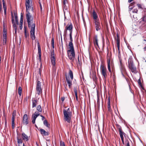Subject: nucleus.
Returning <instances> with one entry per match:
<instances>
[{
  "label": "nucleus",
  "mask_w": 146,
  "mask_h": 146,
  "mask_svg": "<svg viewBox=\"0 0 146 146\" xmlns=\"http://www.w3.org/2000/svg\"><path fill=\"white\" fill-rule=\"evenodd\" d=\"M67 85H66V86L65 87V91H68V89L67 88H66Z\"/></svg>",
  "instance_id": "0e129e2a"
},
{
  "label": "nucleus",
  "mask_w": 146,
  "mask_h": 146,
  "mask_svg": "<svg viewBox=\"0 0 146 146\" xmlns=\"http://www.w3.org/2000/svg\"><path fill=\"white\" fill-rule=\"evenodd\" d=\"M119 60L120 62V65H123V64L122 63V60L121 59V57H120V58H119Z\"/></svg>",
  "instance_id": "4d7b16f0"
},
{
  "label": "nucleus",
  "mask_w": 146,
  "mask_h": 146,
  "mask_svg": "<svg viewBox=\"0 0 146 146\" xmlns=\"http://www.w3.org/2000/svg\"><path fill=\"white\" fill-rule=\"evenodd\" d=\"M37 102L38 100L36 99H35L34 100H32L33 108L35 107L36 106Z\"/></svg>",
  "instance_id": "b1692460"
},
{
  "label": "nucleus",
  "mask_w": 146,
  "mask_h": 146,
  "mask_svg": "<svg viewBox=\"0 0 146 146\" xmlns=\"http://www.w3.org/2000/svg\"><path fill=\"white\" fill-rule=\"evenodd\" d=\"M5 125H7V120L6 119H5Z\"/></svg>",
  "instance_id": "338daca9"
},
{
  "label": "nucleus",
  "mask_w": 146,
  "mask_h": 146,
  "mask_svg": "<svg viewBox=\"0 0 146 146\" xmlns=\"http://www.w3.org/2000/svg\"><path fill=\"white\" fill-rule=\"evenodd\" d=\"M36 90L37 92V94L40 95V94L42 93V89L41 87V82L40 81H38L36 85Z\"/></svg>",
  "instance_id": "1a4fd4ad"
},
{
  "label": "nucleus",
  "mask_w": 146,
  "mask_h": 146,
  "mask_svg": "<svg viewBox=\"0 0 146 146\" xmlns=\"http://www.w3.org/2000/svg\"><path fill=\"white\" fill-rule=\"evenodd\" d=\"M74 93H77V87H74Z\"/></svg>",
  "instance_id": "a18cd8bd"
},
{
  "label": "nucleus",
  "mask_w": 146,
  "mask_h": 146,
  "mask_svg": "<svg viewBox=\"0 0 146 146\" xmlns=\"http://www.w3.org/2000/svg\"><path fill=\"white\" fill-rule=\"evenodd\" d=\"M66 30H68L70 31V33H72L73 26L71 23L69 25H67L65 27Z\"/></svg>",
  "instance_id": "ddd939ff"
},
{
  "label": "nucleus",
  "mask_w": 146,
  "mask_h": 146,
  "mask_svg": "<svg viewBox=\"0 0 146 146\" xmlns=\"http://www.w3.org/2000/svg\"><path fill=\"white\" fill-rule=\"evenodd\" d=\"M25 6L27 12L26 19L28 23V27L31 29V38L32 40H33L35 39V22H34L33 21V17L31 15L30 13V11L32 12L33 13V7L32 4V0H25Z\"/></svg>",
  "instance_id": "f257e3e1"
},
{
  "label": "nucleus",
  "mask_w": 146,
  "mask_h": 146,
  "mask_svg": "<svg viewBox=\"0 0 146 146\" xmlns=\"http://www.w3.org/2000/svg\"><path fill=\"white\" fill-rule=\"evenodd\" d=\"M128 66L131 71L133 73L137 72V68L133 64V60L131 58H129L128 61Z\"/></svg>",
  "instance_id": "20e7f679"
},
{
  "label": "nucleus",
  "mask_w": 146,
  "mask_h": 146,
  "mask_svg": "<svg viewBox=\"0 0 146 146\" xmlns=\"http://www.w3.org/2000/svg\"><path fill=\"white\" fill-rule=\"evenodd\" d=\"M92 78L94 81H95L97 79V76L96 74H94L92 76Z\"/></svg>",
  "instance_id": "58836bf2"
},
{
  "label": "nucleus",
  "mask_w": 146,
  "mask_h": 146,
  "mask_svg": "<svg viewBox=\"0 0 146 146\" xmlns=\"http://www.w3.org/2000/svg\"><path fill=\"white\" fill-rule=\"evenodd\" d=\"M134 7V6L132 7L131 6L129 5V11H131L133 9V8Z\"/></svg>",
  "instance_id": "5fc2aeb1"
},
{
  "label": "nucleus",
  "mask_w": 146,
  "mask_h": 146,
  "mask_svg": "<svg viewBox=\"0 0 146 146\" xmlns=\"http://www.w3.org/2000/svg\"><path fill=\"white\" fill-rule=\"evenodd\" d=\"M98 40L97 35H95L93 39V42L94 46L96 48H97V47L98 48L99 47L98 43Z\"/></svg>",
  "instance_id": "9b49d317"
},
{
  "label": "nucleus",
  "mask_w": 146,
  "mask_h": 146,
  "mask_svg": "<svg viewBox=\"0 0 146 146\" xmlns=\"http://www.w3.org/2000/svg\"><path fill=\"white\" fill-rule=\"evenodd\" d=\"M39 115L40 113L39 112L36 111L35 112L34 114L33 115L37 117Z\"/></svg>",
  "instance_id": "e433bc0d"
},
{
  "label": "nucleus",
  "mask_w": 146,
  "mask_h": 146,
  "mask_svg": "<svg viewBox=\"0 0 146 146\" xmlns=\"http://www.w3.org/2000/svg\"><path fill=\"white\" fill-rule=\"evenodd\" d=\"M21 137L22 139L24 140H26L27 141L29 140L28 136L24 133H22Z\"/></svg>",
  "instance_id": "aec40b11"
},
{
  "label": "nucleus",
  "mask_w": 146,
  "mask_h": 146,
  "mask_svg": "<svg viewBox=\"0 0 146 146\" xmlns=\"http://www.w3.org/2000/svg\"><path fill=\"white\" fill-rule=\"evenodd\" d=\"M14 15L15 17V19L16 23L17 25H19V22L18 20V17L17 13H14Z\"/></svg>",
  "instance_id": "c85d7f7f"
},
{
  "label": "nucleus",
  "mask_w": 146,
  "mask_h": 146,
  "mask_svg": "<svg viewBox=\"0 0 146 146\" xmlns=\"http://www.w3.org/2000/svg\"><path fill=\"white\" fill-rule=\"evenodd\" d=\"M23 139L20 138H17V142L18 146H21L20 144H21L23 142Z\"/></svg>",
  "instance_id": "a878e982"
},
{
  "label": "nucleus",
  "mask_w": 146,
  "mask_h": 146,
  "mask_svg": "<svg viewBox=\"0 0 146 146\" xmlns=\"http://www.w3.org/2000/svg\"><path fill=\"white\" fill-rule=\"evenodd\" d=\"M60 146H65L64 143L62 142H60Z\"/></svg>",
  "instance_id": "864d4df0"
},
{
  "label": "nucleus",
  "mask_w": 146,
  "mask_h": 146,
  "mask_svg": "<svg viewBox=\"0 0 146 146\" xmlns=\"http://www.w3.org/2000/svg\"><path fill=\"white\" fill-rule=\"evenodd\" d=\"M44 124L45 125L46 127H48V128H50V124L48 123V122L47 120H45L43 122Z\"/></svg>",
  "instance_id": "bb28decb"
},
{
  "label": "nucleus",
  "mask_w": 146,
  "mask_h": 146,
  "mask_svg": "<svg viewBox=\"0 0 146 146\" xmlns=\"http://www.w3.org/2000/svg\"><path fill=\"white\" fill-rule=\"evenodd\" d=\"M138 10L137 9H134V10L132 11V12L133 13H137Z\"/></svg>",
  "instance_id": "49530a36"
},
{
  "label": "nucleus",
  "mask_w": 146,
  "mask_h": 146,
  "mask_svg": "<svg viewBox=\"0 0 146 146\" xmlns=\"http://www.w3.org/2000/svg\"><path fill=\"white\" fill-rule=\"evenodd\" d=\"M68 46L69 49V50H74L73 43H71V42H69Z\"/></svg>",
  "instance_id": "393cba45"
},
{
  "label": "nucleus",
  "mask_w": 146,
  "mask_h": 146,
  "mask_svg": "<svg viewBox=\"0 0 146 146\" xmlns=\"http://www.w3.org/2000/svg\"><path fill=\"white\" fill-rule=\"evenodd\" d=\"M121 70L122 72H125L126 71V69L123 64L120 65Z\"/></svg>",
  "instance_id": "2f4dec72"
},
{
  "label": "nucleus",
  "mask_w": 146,
  "mask_h": 146,
  "mask_svg": "<svg viewBox=\"0 0 146 146\" xmlns=\"http://www.w3.org/2000/svg\"><path fill=\"white\" fill-rule=\"evenodd\" d=\"M137 6L139 8L142 9V7L141 4H137Z\"/></svg>",
  "instance_id": "13d9d810"
},
{
  "label": "nucleus",
  "mask_w": 146,
  "mask_h": 146,
  "mask_svg": "<svg viewBox=\"0 0 146 146\" xmlns=\"http://www.w3.org/2000/svg\"><path fill=\"white\" fill-rule=\"evenodd\" d=\"M23 24L20 23L19 27H20V29L21 30L22 29Z\"/></svg>",
  "instance_id": "bf43d9fd"
},
{
  "label": "nucleus",
  "mask_w": 146,
  "mask_h": 146,
  "mask_svg": "<svg viewBox=\"0 0 146 146\" xmlns=\"http://www.w3.org/2000/svg\"><path fill=\"white\" fill-rule=\"evenodd\" d=\"M138 83L139 85L141 87H142V85L141 84V80L140 79H139L138 80Z\"/></svg>",
  "instance_id": "37998d69"
},
{
  "label": "nucleus",
  "mask_w": 146,
  "mask_h": 146,
  "mask_svg": "<svg viewBox=\"0 0 146 146\" xmlns=\"http://www.w3.org/2000/svg\"><path fill=\"white\" fill-rule=\"evenodd\" d=\"M72 33H70L69 35H70V42H71V43H72V42L73 41L72 38Z\"/></svg>",
  "instance_id": "ea45409f"
},
{
  "label": "nucleus",
  "mask_w": 146,
  "mask_h": 146,
  "mask_svg": "<svg viewBox=\"0 0 146 146\" xmlns=\"http://www.w3.org/2000/svg\"><path fill=\"white\" fill-rule=\"evenodd\" d=\"M117 128L119 130V135L121 138H123V135H125V133L121 129V127L120 126H119Z\"/></svg>",
  "instance_id": "dca6fc26"
},
{
  "label": "nucleus",
  "mask_w": 146,
  "mask_h": 146,
  "mask_svg": "<svg viewBox=\"0 0 146 146\" xmlns=\"http://www.w3.org/2000/svg\"><path fill=\"white\" fill-rule=\"evenodd\" d=\"M7 38H3V44L4 45L6 44Z\"/></svg>",
  "instance_id": "79ce46f5"
},
{
  "label": "nucleus",
  "mask_w": 146,
  "mask_h": 146,
  "mask_svg": "<svg viewBox=\"0 0 146 146\" xmlns=\"http://www.w3.org/2000/svg\"><path fill=\"white\" fill-rule=\"evenodd\" d=\"M22 124L24 125H27L29 123V116L27 114H25L23 117Z\"/></svg>",
  "instance_id": "6e6552de"
},
{
  "label": "nucleus",
  "mask_w": 146,
  "mask_h": 146,
  "mask_svg": "<svg viewBox=\"0 0 146 146\" xmlns=\"http://www.w3.org/2000/svg\"><path fill=\"white\" fill-rule=\"evenodd\" d=\"M11 22L13 24V27L14 29H17V26L16 25V24L14 22V16L13 13H11Z\"/></svg>",
  "instance_id": "f3484780"
},
{
  "label": "nucleus",
  "mask_w": 146,
  "mask_h": 146,
  "mask_svg": "<svg viewBox=\"0 0 146 146\" xmlns=\"http://www.w3.org/2000/svg\"><path fill=\"white\" fill-rule=\"evenodd\" d=\"M69 74L70 76L71 80H72L73 79V73L71 70H69Z\"/></svg>",
  "instance_id": "cd10ccee"
},
{
  "label": "nucleus",
  "mask_w": 146,
  "mask_h": 146,
  "mask_svg": "<svg viewBox=\"0 0 146 146\" xmlns=\"http://www.w3.org/2000/svg\"><path fill=\"white\" fill-rule=\"evenodd\" d=\"M22 92V89L21 87L19 86L18 89V92L19 96H21Z\"/></svg>",
  "instance_id": "7c9ffc66"
},
{
  "label": "nucleus",
  "mask_w": 146,
  "mask_h": 146,
  "mask_svg": "<svg viewBox=\"0 0 146 146\" xmlns=\"http://www.w3.org/2000/svg\"><path fill=\"white\" fill-rule=\"evenodd\" d=\"M63 113L64 120L68 123H70L71 121V118L72 115V112L70 111V108H68L66 110L64 109Z\"/></svg>",
  "instance_id": "7ed1b4c3"
},
{
  "label": "nucleus",
  "mask_w": 146,
  "mask_h": 146,
  "mask_svg": "<svg viewBox=\"0 0 146 146\" xmlns=\"http://www.w3.org/2000/svg\"><path fill=\"white\" fill-rule=\"evenodd\" d=\"M36 117L35 116H34L32 115V122L34 124L35 123V120H36Z\"/></svg>",
  "instance_id": "f704fd0d"
},
{
  "label": "nucleus",
  "mask_w": 146,
  "mask_h": 146,
  "mask_svg": "<svg viewBox=\"0 0 146 146\" xmlns=\"http://www.w3.org/2000/svg\"><path fill=\"white\" fill-rule=\"evenodd\" d=\"M61 99L62 101L63 102L65 98L64 97H61Z\"/></svg>",
  "instance_id": "052dcab7"
},
{
  "label": "nucleus",
  "mask_w": 146,
  "mask_h": 146,
  "mask_svg": "<svg viewBox=\"0 0 146 146\" xmlns=\"http://www.w3.org/2000/svg\"><path fill=\"white\" fill-rule=\"evenodd\" d=\"M68 4L67 0H63V5L64 9H67V7L66 5Z\"/></svg>",
  "instance_id": "5701e85b"
},
{
  "label": "nucleus",
  "mask_w": 146,
  "mask_h": 146,
  "mask_svg": "<svg viewBox=\"0 0 146 146\" xmlns=\"http://www.w3.org/2000/svg\"><path fill=\"white\" fill-rule=\"evenodd\" d=\"M108 111L109 112H111V108L110 100V97H109L108 99Z\"/></svg>",
  "instance_id": "6ab92c4d"
},
{
  "label": "nucleus",
  "mask_w": 146,
  "mask_h": 146,
  "mask_svg": "<svg viewBox=\"0 0 146 146\" xmlns=\"http://www.w3.org/2000/svg\"><path fill=\"white\" fill-rule=\"evenodd\" d=\"M133 0H128V2L130 3Z\"/></svg>",
  "instance_id": "774afa93"
},
{
  "label": "nucleus",
  "mask_w": 146,
  "mask_h": 146,
  "mask_svg": "<svg viewBox=\"0 0 146 146\" xmlns=\"http://www.w3.org/2000/svg\"><path fill=\"white\" fill-rule=\"evenodd\" d=\"M76 64L78 66H80L81 65L79 60V56L78 55V61L76 63Z\"/></svg>",
  "instance_id": "4c0bfd02"
},
{
  "label": "nucleus",
  "mask_w": 146,
  "mask_h": 146,
  "mask_svg": "<svg viewBox=\"0 0 146 146\" xmlns=\"http://www.w3.org/2000/svg\"><path fill=\"white\" fill-rule=\"evenodd\" d=\"M116 44L118 50H119V47H120V40H117Z\"/></svg>",
  "instance_id": "473e14b6"
},
{
  "label": "nucleus",
  "mask_w": 146,
  "mask_h": 146,
  "mask_svg": "<svg viewBox=\"0 0 146 146\" xmlns=\"http://www.w3.org/2000/svg\"><path fill=\"white\" fill-rule=\"evenodd\" d=\"M121 140L122 141V143L123 144H124V138H121Z\"/></svg>",
  "instance_id": "680f3d73"
},
{
  "label": "nucleus",
  "mask_w": 146,
  "mask_h": 146,
  "mask_svg": "<svg viewBox=\"0 0 146 146\" xmlns=\"http://www.w3.org/2000/svg\"><path fill=\"white\" fill-rule=\"evenodd\" d=\"M100 72L101 74L105 80L107 77V70L106 66L102 64L101 65Z\"/></svg>",
  "instance_id": "39448f33"
},
{
  "label": "nucleus",
  "mask_w": 146,
  "mask_h": 146,
  "mask_svg": "<svg viewBox=\"0 0 146 146\" xmlns=\"http://www.w3.org/2000/svg\"><path fill=\"white\" fill-rule=\"evenodd\" d=\"M54 38L53 37L52 38L51 40V46H52L53 49H54Z\"/></svg>",
  "instance_id": "72a5a7b5"
},
{
  "label": "nucleus",
  "mask_w": 146,
  "mask_h": 146,
  "mask_svg": "<svg viewBox=\"0 0 146 146\" xmlns=\"http://www.w3.org/2000/svg\"><path fill=\"white\" fill-rule=\"evenodd\" d=\"M135 2H133L131 3L129 5L131 6L132 7V6L134 7V5L135 4Z\"/></svg>",
  "instance_id": "603ef678"
},
{
  "label": "nucleus",
  "mask_w": 146,
  "mask_h": 146,
  "mask_svg": "<svg viewBox=\"0 0 146 146\" xmlns=\"http://www.w3.org/2000/svg\"><path fill=\"white\" fill-rule=\"evenodd\" d=\"M38 130L40 131L41 134L43 136H48L49 134L48 132L46 131L43 129H40Z\"/></svg>",
  "instance_id": "f8f14e48"
},
{
  "label": "nucleus",
  "mask_w": 146,
  "mask_h": 146,
  "mask_svg": "<svg viewBox=\"0 0 146 146\" xmlns=\"http://www.w3.org/2000/svg\"><path fill=\"white\" fill-rule=\"evenodd\" d=\"M117 37L115 38V39L116 40H120L119 36V35L118 33H117L116 35Z\"/></svg>",
  "instance_id": "c03bdc74"
},
{
  "label": "nucleus",
  "mask_w": 146,
  "mask_h": 146,
  "mask_svg": "<svg viewBox=\"0 0 146 146\" xmlns=\"http://www.w3.org/2000/svg\"><path fill=\"white\" fill-rule=\"evenodd\" d=\"M16 111L15 110L13 111L12 113V127L13 129L15 127V120L16 117Z\"/></svg>",
  "instance_id": "9d476101"
},
{
  "label": "nucleus",
  "mask_w": 146,
  "mask_h": 146,
  "mask_svg": "<svg viewBox=\"0 0 146 146\" xmlns=\"http://www.w3.org/2000/svg\"><path fill=\"white\" fill-rule=\"evenodd\" d=\"M23 15H22V14L21 13L20 23L23 24Z\"/></svg>",
  "instance_id": "c9c22d12"
},
{
  "label": "nucleus",
  "mask_w": 146,
  "mask_h": 146,
  "mask_svg": "<svg viewBox=\"0 0 146 146\" xmlns=\"http://www.w3.org/2000/svg\"><path fill=\"white\" fill-rule=\"evenodd\" d=\"M40 116L41 117H42V120H44V119L45 117L44 116H43L42 115H40Z\"/></svg>",
  "instance_id": "e2e57ef3"
},
{
  "label": "nucleus",
  "mask_w": 146,
  "mask_h": 146,
  "mask_svg": "<svg viewBox=\"0 0 146 146\" xmlns=\"http://www.w3.org/2000/svg\"><path fill=\"white\" fill-rule=\"evenodd\" d=\"M67 30H66V29H65V31H64V34L66 35V34H67Z\"/></svg>",
  "instance_id": "69168bd1"
},
{
  "label": "nucleus",
  "mask_w": 146,
  "mask_h": 146,
  "mask_svg": "<svg viewBox=\"0 0 146 146\" xmlns=\"http://www.w3.org/2000/svg\"><path fill=\"white\" fill-rule=\"evenodd\" d=\"M125 143H126V146H130L129 145V141L128 139H127L125 140Z\"/></svg>",
  "instance_id": "a19ab883"
},
{
  "label": "nucleus",
  "mask_w": 146,
  "mask_h": 146,
  "mask_svg": "<svg viewBox=\"0 0 146 146\" xmlns=\"http://www.w3.org/2000/svg\"><path fill=\"white\" fill-rule=\"evenodd\" d=\"M75 93V95L76 100L77 101L78 100V93Z\"/></svg>",
  "instance_id": "6e6d98bb"
},
{
  "label": "nucleus",
  "mask_w": 146,
  "mask_h": 146,
  "mask_svg": "<svg viewBox=\"0 0 146 146\" xmlns=\"http://www.w3.org/2000/svg\"><path fill=\"white\" fill-rule=\"evenodd\" d=\"M142 20L143 21L146 22V15L143 17Z\"/></svg>",
  "instance_id": "09e8293b"
},
{
  "label": "nucleus",
  "mask_w": 146,
  "mask_h": 146,
  "mask_svg": "<svg viewBox=\"0 0 146 146\" xmlns=\"http://www.w3.org/2000/svg\"><path fill=\"white\" fill-rule=\"evenodd\" d=\"M54 56V49H53L50 53V60L53 66H55L56 64V58Z\"/></svg>",
  "instance_id": "0eeeda50"
},
{
  "label": "nucleus",
  "mask_w": 146,
  "mask_h": 146,
  "mask_svg": "<svg viewBox=\"0 0 146 146\" xmlns=\"http://www.w3.org/2000/svg\"><path fill=\"white\" fill-rule=\"evenodd\" d=\"M36 110L39 112H42V109L40 105H38L36 107Z\"/></svg>",
  "instance_id": "c756f323"
},
{
  "label": "nucleus",
  "mask_w": 146,
  "mask_h": 146,
  "mask_svg": "<svg viewBox=\"0 0 146 146\" xmlns=\"http://www.w3.org/2000/svg\"><path fill=\"white\" fill-rule=\"evenodd\" d=\"M0 11L2 12V4L1 2V0H0Z\"/></svg>",
  "instance_id": "8fccbe9b"
},
{
  "label": "nucleus",
  "mask_w": 146,
  "mask_h": 146,
  "mask_svg": "<svg viewBox=\"0 0 146 146\" xmlns=\"http://www.w3.org/2000/svg\"><path fill=\"white\" fill-rule=\"evenodd\" d=\"M91 15L93 19V22L94 29L96 31H100L102 29L103 24L102 22H100L98 15L95 10H93Z\"/></svg>",
  "instance_id": "f03ea898"
},
{
  "label": "nucleus",
  "mask_w": 146,
  "mask_h": 146,
  "mask_svg": "<svg viewBox=\"0 0 146 146\" xmlns=\"http://www.w3.org/2000/svg\"><path fill=\"white\" fill-rule=\"evenodd\" d=\"M118 57L119 58H120L121 57V54H120V52L119 49V50H118Z\"/></svg>",
  "instance_id": "de8ad7c7"
},
{
  "label": "nucleus",
  "mask_w": 146,
  "mask_h": 146,
  "mask_svg": "<svg viewBox=\"0 0 146 146\" xmlns=\"http://www.w3.org/2000/svg\"><path fill=\"white\" fill-rule=\"evenodd\" d=\"M3 38H7V33L6 32H4L3 34Z\"/></svg>",
  "instance_id": "3c124183"
},
{
  "label": "nucleus",
  "mask_w": 146,
  "mask_h": 146,
  "mask_svg": "<svg viewBox=\"0 0 146 146\" xmlns=\"http://www.w3.org/2000/svg\"><path fill=\"white\" fill-rule=\"evenodd\" d=\"M68 57L70 60H74L75 56L74 50H68L67 51Z\"/></svg>",
  "instance_id": "423d86ee"
},
{
  "label": "nucleus",
  "mask_w": 146,
  "mask_h": 146,
  "mask_svg": "<svg viewBox=\"0 0 146 146\" xmlns=\"http://www.w3.org/2000/svg\"><path fill=\"white\" fill-rule=\"evenodd\" d=\"M66 78L67 82L69 88H71L72 85V80H71L69 78H68L67 77L66 74Z\"/></svg>",
  "instance_id": "4468645a"
},
{
  "label": "nucleus",
  "mask_w": 146,
  "mask_h": 146,
  "mask_svg": "<svg viewBox=\"0 0 146 146\" xmlns=\"http://www.w3.org/2000/svg\"><path fill=\"white\" fill-rule=\"evenodd\" d=\"M24 35L25 36V38H27L28 37H29V34L28 32L27 27H26L24 26Z\"/></svg>",
  "instance_id": "a211bd4d"
},
{
  "label": "nucleus",
  "mask_w": 146,
  "mask_h": 146,
  "mask_svg": "<svg viewBox=\"0 0 146 146\" xmlns=\"http://www.w3.org/2000/svg\"><path fill=\"white\" fill-rule=\"evenodd\" d=\"M2 1L3 2V7L4 9V14L5 15L6 14V4L5 3V0H2Z\"/></svg>",
  "instance_id": "412c9836"
},
{
  "label": "nucleus",
  "mask_w": 146,
  "mask_h": 146,
  "mask_svg": "<svg viewBox=\"0 0 146 146\" xmlns=\"http://www.w3.org/2000/svg\"><path fill=\"white\" fill-rule=\"evenodd\" d=\"M38 60L40 61L41 60V50L40 46L39 43L38 44Z\"/></svg>",
  "instance_id": "2eb2a0df"
},
{
  "label": "nucleus",
  "mask_w": 146,
  "mask_h": 146,
  "mask_svg": "<svg viewBox=\"0 0 146 146\" xmlns=\"http://www.w3.org/2000/svg\"><path fill=\"white\" fill-rule=\"evenodd\" d=\"M107 62L108 64V68L110 72H111V67H110V58L108 59L107 58Z\"/></svg>",
  "instance_id": "4be33fe9"
}]
</instances>
